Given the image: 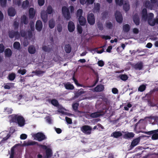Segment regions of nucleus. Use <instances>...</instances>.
<instances>
[{"mask_svg": "<svg viewBox=\"0 0 158 158\" xmlns=\"http://www.w3.org/2000/svg\"><path fill=\"white\" fill-rule=\"evenodd\" d=\"M10 122L17 124L20 127L23 126L25 124V120L23 116L19 114H13L10 115Z\"/></svg>", "mask_w": 158, "mask_h": 158, "instance_id": "obj_1", "label": "nucleus"}, {"mask_svg": "<svg viewBox=\"0 0 158 158\" xmlns=\"http://www.w3.org/2000/svg\"><path fill=\"white\" fill-rule=\"evenodd\" d=\"M34 139L39 142L42 141L47 139V137L43 133L39 132L33 135Z\"/></svg>", "mask_w": 158, "mask_h": 158, "instance_id": "obj_2", "label": "nucleus"}, {"mask_svg": "<svg viewBox=\"0 0 158 158\" xmlns=\"http://www.w3.org/2000/svg\"><path fill=\"white\" fill-rule=\"evenodd\" d=\"M62 11L64 17L67 20H69L71 18L69 8L64 6L62 8Z\"/></svg>", "mask_w": 158, "mask_h": 158, "instance_id": "obj_3", "label": "nucleus"}, {"mask_svg": "<svg viewBox=\"0 0 158 158\" xmlns=\"http://www.w3.org/2000/svg\"><path fill=\"white\" fill-rule=\"evenodd\" d=\"M81 130L84 134L89 135L91 134L92 128L89 126L85 125L81 127Z\"/></svg>", "mask_w": 158, "mask_h": 158, "instance_id": "obj_4", "label": "nucleus"}, {"mask_svg": "<svg viewBox=\"0 0 158 158\" xmlns=\"http://www.w3.org/2000/svg\"><path fill=\"white\" fill-rule=\"evenodd\" d=\"M131 65L134 69L136 70H141L143 68V63L141 61L138 62L136 64H132Z\"/></svg>", "mask_w": 158, "mask_h": 158, "instance_id": "obj_5", "label": "nucleus"}, {"mask_svg": "<svg viewBox=\"0 0 158 158\" xmlns=\"http://www.w3.org/2000/svg\"><path fill=\"white\" fill-rule=\"evenodd\" d=\"M87 21L88 23L90 25H93L95 22L94 16L92 13L88 14L87 16Z\"/></svg>", "mask_w": 158, "mask_h": 158, "instance_id": "obj_6", "label": "nucleus"}, {"mask_svg": "<svg viewBox=\"0 0 158 158\" xmlns=\"http://www.w3.org/2000/svg\"><path fill=\"white\" fill-rule=\"evenodd\" d=\"M9 37L11 38H13L15 37H19V34L18 31H15L14 30H10L8 32Z\"/></svg>", "mask_w": 158, "mask_h": 158, "instance_id": "obj_7", "label": "nucleus"}, {"mask_svg": "<svg viewBox=\"0 0 158 158\" xmlns=\"http://www.w3.org/2000/svg\"><path fill=\"white\" fill-rule=\"evenodd\" d=\"M116 21L119 23H121L123 22V19L121 13L119 11H116L115 14Z\"/></svg>", "mask_w": 158, "mask_h": 158, "instance_id": "obj_8", "label": "nucleus"}, {"mask_svg": "<svg viewBox=\"0 0 158 158\" xmlns=\"http://www.w3.org/2000/svg\"><path fill=\"white\" fill-rule=\"evenodd\" d=\"M140 138L138 137L133 139L131 142V144L130 145V149H132L133 148L136 146L140 142Z\"/></svg>", "mask_w": 158, "mask_h": 158, "instance_id": "obj_9", "label": "nucleus"}, {"mask_svg": "<svg viewBox=\"0 0 158 158\" xmlns=\"http://www.w3.org/2000/svg\"><path fill=\"white\" fill-rule=\"evenodd\" d=\"M43 28V24L41 20H38L35 24V28L38 31H40Z\"/></svg>", "mask_w": 158, "mask_h": 158, "instance_id": "obj_10", "label": "nucleus"}, {"mask_svg": "<svg viewBox=\"0 0 158 158\" xmlns=\"http://www.w3.org/2000/svg\"><path fill=\"white\" fill-rule=\"evenodd\" d=\"M75 28V25L73 22L72 21L69 22L68 25V28L69 32H73Z\"/></svg>", "mask_w": 158, "mask_h": 158, "instance_id": "obj_11", "label": "nucleus"}, {"mask_svg": "<svg viewBox=\"0 0 158 158\" xmlns=\"http://www.w3.org/2000/svg\"><path fill=\"white\" fill-rule=\"evenodd\" d=\"M46 12L43 10L41 12V17L43 22L46 23L48 19V16Z\"/></svg>", "mask_w": 158, "mask_h": 158, "instance_id": "obj_12", "label": "nucleus"}, {"mask_svg": "<svg viewBox=\"0 0 158 158\" xmlns=\"http://www.w3.org/2000/svg\"><path fill=\"white\" fill-rule=\"evenodd\" d=\"M47 101L49 103L54 106H55L57 107L59 106V104L58 101L56 99H51L50 98L48 99Z\"/></svg>", "mask_w": 158, "mask_h": 158, "instance_id": "obj_13", "label": "nucleus"}, {"mask_svg": "<svg viewBox=\"0 0 158 158\" xmlns=\"http://www.w3.org/2000/svg\"><path fill=\"white\" fill-rule=\"evenodd\" d=\"M142 18L144 20L146 21L148 18V15L147 10L146 8H143L142 11Z\"/></svg>", "mask_w": 158, "mask_h": 158, "instance_id": "obj_14", "label": "nucleus"}, {"mask_svg": "<svg viewBox=\"0 0 158 158\" xmlns=\"http://www.w3.org/2000/svg\"><path fill=\"white\" fill-rule=\"evenodd\" d=\"M133 19L134 23L136 26H138L139 24L140 19L138 15L135 14L133 16Z\"/></svg>", "mask_w": 158, "mask_h": 158, "instance_id": "obj_15", "label": "nucleus"}, {"mask_svg": "<svg viewBox=\"0 0 158 158\" xmlns=\"http://www.w3.org/2000/svg\"><path fill=\"white\" fill-rule=\"evenodd\" d=\"M104 89V85L100 84L98 85L95 88L94 90L96 92H101L103 91Z\"/></svg>", "mask_w": 158, "mask_h": 158, "instance_id": "obj_16", "label": "nucleus"}, {"mask_svg": "<svg viewBox=\"0 0 158 158\" xmlns=\"http://www.w3.org/2000/svg\"><path fill=\"white\" fill-rule=\"evenodd\" d=\"M64 85L66 89L73 90L74 87L72 84L69 82H68L66 83H64Z\"/></svg>", "mask_w": 158, "mask_h": 158, "instance_id": "obj_17", "label": "nucleus"}, {"mask_svg": "<svg viewBox=\"0 0 158 158\" xmlns=\"http://www.w3.org/2000/svg\"><path fill=\"white\" fill-rule=\"evenodd\" d=\"M122 135V133L120 131H115L113 132L111 135V137L117 138Z\"/></svg>", "mask_w": 158, "mask_h": 158, "instance_id": "obj_18", "label": "nucleus"}, {"mask_svg": "<svg viewBox=\"0 0 158 158\" xmlns=\"http://www.w3.org/2000/svg\"><path fill=\"white\" fill-rule=\"evenodd\" d=\"M8 15L12 17L14 16L16 14L15 9L12 7L8 9Z\"/></svg>", "mask_w": 158, "mask_h": 158, "instance_id": "obj_19", "label": "nucleus"}, {"mask_svg": "<svg viewBox=\"0 0 158 158\" xmlns=\"http://www.w3.org/2000/svg\"><path fill=\"white\" fill-rule=\"evenodd\" d=\"M135 135V134L132 132H127L125 134L124 136V138L126 139H131L133 138Z\"/></svg>", "mask_w": 158, "mask_h": 158, "instance_id": "obj_20", "label": "nucleus"}, {"mask_svg": "<svg viewBox=\"0 0 158 158\" xmlns=\"http://www.w3.org/2000/svg\"><path fill=\"white\" fill-rule=\"evenodd\" d=\"M79 23L81 26H84L85 25L86 20L85 19L83 16L79 17L78 18Z\"/></svg>", "mask_w": 158, "mask_h": 158, "instance_id": "obj_21", "label": "nucleus"}, {"mask_svg": "<svg viewBox=\"0 0 158 158\" xmlns=\"http://www.w3.org/2000/svg\"><path fill=\"white\" fill-rule=\"evenodd\" d=\"M100 5L98 3L95 4L94 7L93 9V11L94 13L98 12L100 10Z\"/></svg>", "mask_w": 158, "mask_h": 158, "instance_id": "obj_22", "label": "nucleus"}, {"mask_svg": "<svg viewBox=\"0 0 158 158\" xmlns=\"http://www.w3.org/2000/svg\"><path fill=\"white\" fill-rule=\"evenodd\" d=\"M117 78H119L123 81H125L128 79V77L127 75L126 74H121L117 76Z\"/></svg>", "mask_w": 158, "mask_h": 158, "instance_id": "obj_23", "label": "nucleus"}, {"mask_svg": "<svg viewBox=\"0 0 158 158\" xmlns=\"http://www.w3.org/2000/svg\"><path fill=\"white\" fill-rule=\"evenodd\" d=\"M35 11L33 8H30L29 9V17L30 19H33L35 16Z\"/></svg>", "mask_w": 158, "mask_h": 158, "instance_id": "obj_24", "label": "nucleus"}, {"mask_svg": "<svg viewBox=\"0 0 158 158\" xmlns=\"http://www.w3.org/2000/svg\"><path fill=\"white\" fill-rule=\"evenodd\" d=\"M144 5L145 7L151 10L152 9L153 7V4L151 2L148 0L146 1L145 2Z\"/></svg>", "mask_w": 158, "mask_h": 158, "instance_id": "obj_25", "label": "nucleus"}, {"mask_svg": "<svg viewBox=\"0 0 158 158\" xmlns=\"http://www.w3.org/2000/svg\"><path fill=\"white\" fill-rule=\"evenodd\" d=\"M21 22L25 25H27L28 24V19L25 15H23L21 17Z\"/></svg>", "mask_w": 158, "mask_h": 158, "instance_id": "obj_26", "label": "nucleus"}, {"mask_svg": "<svg viewBox=\"0 0 158 158\" xmlns=\"http://www.w3.org/2000/svg\"><path fill=\"white\" fill-rule=\"evenodd\" d=\"M28 52L31 54H34L36 51L35 47L33 45L29 46L28 49Z\"/></svg>", "mask_w": 158, "mask_h": 158, "instance_id": "obj_27", "label": "nucleus"}, {"mask_svg": "<svg viewBox=\"0 0 158 158\" xmlns=\"http://www.w3.org/2000/svg\"><path fill=\"white\" fill-rule=\"evenodd\" d=\"M102 114L98 111L92 113L90 114V116L92 118H96L99 117Z\"/></svg>", "mask_w": 158, "mask_h": 158, "instance_id": "obj_28", "label": "nucleus"}, {"mask_svg": "<svg viewBox=\"0 0 158 158\" xmlns=\"http://www.w3.org/2000/svg\"><path fill=\"white\" fill-rule=\"evenodd\" d=\"M45 152L47 158H51L52 155V149L48 148L46 150Z\"/></svg>", "mask_w": 158, "mask_h": 158, "instance_id": "obj_29", "label": "nucleus"}, {"mask_svg": "<svg viewBox=\"0 0 158 158\" xmlns=\"http://www.w3.org/2000/svg\"><path fill=\"white\" fill-rule=\"evenodd\" d=\"M12 54V52L11 50L9 48H6L5 51V56L7 57H10Z\"/></svg>", "mask_w": 158, "mask_h": 158, "instance_id": "obj_30", "label": "nucleus"}, {"mask_svg": "<svg viewBox=\"0 0 158 158\" xmlns=\"http://www.w3.org/2000/svg\"><path fill=\"white\" fill-rule=\"evenodd\" d=\"M130 29V27L129 24H126L123 26V30L125 32H128Z\"/></svg>", "mask_w": 158, "mask_h": 158, "instance_id": "obj_31", "label": "nucleus"}, {"mask_svg": "<svg viewBox=\"0 0 158 158\" xmlns=\"http://www.w3.org/2000/svg\"><path fill=\"white\" fill-rule=\"evenodd\" d=\"M55 21L53 19H51L49 21L48 25L51 29L53 28L55 26Z\"/></svg>", "mask_w": 158, "mask_h": 158, "instance_id": "obj_32", "label": "nucleus"}, {"mask_svg": "<svg viewBox=\"0 0 158 158\" xmlns=\"http://www.w3.org/2000/svg\"><path fill=\"white\" fill-rule=\"evenodd\" d=\"M29 4V1L27 0H26L23 2L22 7L23 9H25L28 7Z\"/></svg>", "mask_w": 158, "mask_h": 158, "instance_id": "obj_33", "label": "nucleus"}, {"mask_svg": "<svg viewBox=\"0 0 158 158\" xmlns=\"http://www.w3.org/2000/svg\"><path fill=\"white\" fill-rule=\"evenodd\" d=\"M52 47L49 45L43 46L42 47L43 50L45 52H49L52 50Z\"/></svg>", "mask_w": 158, "mask_h": 158, "instance_id": "obj_34", "label": "nucleus"}, {"mask_svg": "<svg viewBox=\"0 0 158 158\" xmlns=\"http://www.w3.org/2000/svg\"><path fill=\"white\" fill-rule=\"evenodd\" d=\"M64 50L65 52L68 53H70L71 51V48L70 45L68 44H66L64 47Z\"/></svg>", "mask_w": 158, "mask_h": 158, "instance_id": "obj_35", "label": "nucleus"}, {"mask_svg": "<svg viewBox=\"0 0 158 158\" xmlns=\"http://www.w3.org/2000/svg\"><path fill=\"white\" fill-rule=\"evenodd\" d=\"M16 75L13 73L9 74L8 77V79L10 81H13L15 78Z\"/></svg>", "mask_w": 158, "mask_h": 158, "instance_id": "obj_36", "label": "nucleus"}, {"mask_svg": "<svg viewBox=\"0 0 158 158\" xmlns=\"http://www.w3.org/2000/svg\"><path fill=\"white\" fill-rule=\"evenodd\" d=\"M85 92L83 91V89L82 88L80 90L75 93V96L76 97H79L80 95L82 94H84Z\"/></svg>", "mask_w": 158, "mask_h": 158, "instance_id": "obj_37", "label": "nucleus"}, {"mask_svg": "<svg viewBox=\"0 0 158 158\" xmlns=\"http://www.w3.org/2000/svg\"><path fill=\"white\" fill-rule=\"evenodd\" d=\"M45 11L48 14L50 15L52 14L53 11V10L52 6L50 5H48Z\"/></svg>", "mask_w": 158, "mask_h": 158, "instance_id": "obj_38", "label": "nucleus"}, {"mask_svg": "<svg viewBox=\"0 0 158 158\" xmlns=\"http://www.w3.org/2000/svg\"><path fill=\"white\" fill-rule=\"evenodd\" d=\"M20 44L19 42H15L14 43L13 47L14 48L17 50H19L20 48Z\"/></svg>", "mask_w": 158, "mask_h": 158, "instance_id": "obj_39", "label": "nucleus"}, {"mask_svg": "<svg viewBox=\"0 0 158 158\" xmlns=\"http://www.w3.org/2000/svg\"><path fill=\"white\" fill-rule=\"evenodd\" d=\"M83 14V10L81 9L78 10L77 12L76 16L77 18L81 17L83 16H82Z\"/></svg>", "mask_w": 158, "mask_h": 158, "instance_id": "obj_40", "label": "nucleus"}, {"mask_svg": "<svg viewBox=\"0 0 158 158\" xmlns=\"http://www.w3.org/2000/svg\"><path fill=\"white\" fill-rule=\"evenodd\" d=\"M14 84V83H8L6 84V85H4V88L5 89H10L11 88V87L13 86Z\"/></svg>", "mask_w": 158, "mask_h": 158, "instance_id": "obj_41", "label": "nucleus"}, {"mask_svg": "<svg viewBox=\"0 0 158 158\" xmlns=\"http://www.w3.org/2000/svg\"><path fill=\"white\" fill-rule=\"evenodd\" d=\"M26 146H33L35 145H36L37 146L38 145V143L37 142L34 141H31L30 142H27L26 144Z\"/></svg>", "mask_w": 158, "mask_h": 158, "instance_id": "obj_42", "label": "nucleus"}, {"mask_svg": "<svg viewBox=\"0 0 158 158\" xmlns=\"http://www.w3.org/2000/svg\"><path fill=\"white\" fill-rule=\"evenodd\" d=\"M13 110L8 107L5 108L4 109V112L6 113L9 114L12 113Z\"/></svg>", "mask_w": 158, "mask_h": 158, "instance_id": "obj_43", "label": "nucleus"}, {"mask_svg": "<svg viewBox=\"0 0 158 158\" xmlns=\"http://www.w3.org/2000/svg\"><path fill=\"white\" fill-rule=\"evenodd\" d=\"M147 100L149 106L152 107H153L155 106V104L153 102L151 98H149L148 99H147Z\"/></svg>", "mask_w": 158, "mask_h": 158, "instance_id": "obj_44", "label": "nucleus"}, {"mask_svg": "<svg viewBox=\"0 0 158 158\" xmlns=\"http://www.w3.org/2000/svg\"><path fill=\"white\" fill-rule=\"evenodd\" d=\"M45 72V71H43L36 70L35 71L33 72L32 73H35L36 75L39 76Z\"/></svg>", "mask_w": 158, "mask_h": 158, "instance_id": "obj_45", "label": "nucleus"}, {"mask_svg": "<svg viewBox=\"0 0 158 158\" xmlns=\"http://www.w3.org/2000/svg\"><path fill=\"white\" fill-rule=\"evenodd\" d=\"M146 88V86L144 84L140 85L138 89V91L142 92L145 90Z\"/></svg>", "mask_w": 158, "mask_h": 158, "instance_id": "obj_46", "label": "nucleus"}, {"mask_svg": "<svg viewBox=\"0 0 158 158\" xmlns=\"http://www.w3.org/2000/svg\"><path fill=\"white\" fill-rule=\"evenodd\" d=\"M123 8L124 10L126 11H127L129 10L130 9L129 4L128 3H125L123 6Z\"/></svg>", "mask_w": 158, "mask_h": 158, "instance_id": "obj_47", "label": "nucleus"}, {"mask_svg": "<svg viewBox=\"0 0 158 158\" xmlns=\"http://www.w3.org/2000/svg\"><path fill=\"white\" fill-rule=\"evenodd\" d=\"M0 4L2 7H5L7 4V0H0Z\"/></svg>", "mask_w": 158, "mask_h": 158, "instance_id": "obj_48", "label": "nucleus"}, {"mask_svg": "<svg viewBox=\"0 0 158 158\" xmlns=\"http://www.w3.org/2000/svg\"><path fill=\"white\" fill-rule=\"evenodd\" d=\"M105 26L109 29H111L113 27L112 24L110 22H106Z\"/></svg>", "mask_w": 158, "mask_h": 158, "instance_id": "obj_49", "label": "nucleus"}, {"mask_svg": "<svg viewBox=\"0 0 158 158\" xmlns=\"http://www.w3.org/2000/svg\"><path fill=\"white\" fill-rule=\"evenodd\" d=\"M79 105V104L77 103H74V104H73V108L75 111H76L78 110V108Z\"/></svg>", "mask_w": 158, "mask_h": 158, "instance_id": "obj_50", "label": "nucleus"}, {"mask_svg": "<svg viewBox=\"0 0 158 158\" xmlns=\"http://www.w3.org/2000/svg\"><path fill=\"white\" fill-rule=\"evenodd\" d=\"M157 132H158V129L157 130L149 131L148 132H145L143 133L148 135H150L152 134L153 135V133H154Z\"/></svg>", "mask_w": 158, "mask_h": 158, "instance_id": "obj_51", "label": "nucleus"}, {"mask_svg": "<svg viewBox=\"0 0 158 158\" xmlns=\"http://www.w3.org/2000/svg\"><path fill=\"white\" fill-rule=\"evenodd\" d=\"M148 22L149 24L151 26H153L155 25L154 19H148Z\"/></svg>", "mask_w": 158, "mask_h": 158, "instance_id": "obj_52", "label": "nucleus"}, {"mask_svg": "<svg viewBox=\"0 0 158 158\" xmlns=\"http://www.w3.org/2000/svg\"><path fill=\"white\" fill-rule=\"evenodd\" d=\"M97 26L99 30L102 31L103 29V25L102 23L100 22H98L97 23Z\"/></svg>", "mask_w": 158, "mask_h": 158, "instance_id": "obj_53", "label": "nucleus"}, {"mask_svg": "<svg viewBox=\"0 0 158 158\" xmlns=\"http://www.w3.org/2000/svg\"><path fill=\"white\" fill-rule=\"evenodd\" d=\"M27 72V70L25 69H19L18 71V73L21 74L22 75L25 74Z\"/></svg>", "mask_w": 158, "mask_h": 158, "instance_id": "obj_54", "label": "nucleus"}, {"mask_svg": "<svg viewBox=\"0 0 158 158\" xmlns=\"http://www.w3.org/2000/svg\"><path fill=\"white\" fill-rule=\"evenodd\" d=\"M115 3L117 5L122 6L123 4V0H115Z\"/></svg>", "mask_w": 158, "mask_h": 158, "instance_id": "obj_55", "label": "nucleus"}, {"mask_svg": "<svg viewBox=\"0 0 158 158\" xmlns=\"http://www.w3.org/2000/svg\"><path fill=\"white\" fill-rule=\"evenodd\" d=\"M152 139L153 140L158 139V133H153L152 135Z\"/></svg>", "mask_w": 158, "mask_h": 158, "instance_id": "obj_56", "label": "nucleus"}, {"mask_svg": "<svg viewBox=\"0 0 158 158\" xmlns=\"http://www.w3.org/2000/svg\"><path fill=\"white\" fill-rule=\"evenodd\" d=\"M57 29L59 32L60 33L62 30V27L61 24H59L57 26Z\"/></svg>", "mask_w": 158, "mask_h": 158, "instance_id": "obj_57", "label": "nucleus"}, {"mask_svg": "<svg viewBox=\"0 0 158 158\" xmlns=\"http://www.w3.org/2000/svg\"><path fill=\"white\" fill-rule=\"evenodd\" d=\"M77 30L78 32L80 34H81L82 33V28L79 25H77Z\"/></svg>", "mask_w": 158, "mask_h": 158, "instance_id": "obj_58", "label": "nucleus"}, {"mask_svg": "<svg viewBox=\"0 0 158 158\" xmlns=\"http://www.w3.org/2000/svg\"><path fill=\"white\" fill-rule=\"evenodd\" d=\"M155 90L153 89L151 90L148 94L146 95V97L151 98L152 94L155 92Z\"/></svg>", "mask_w": 158, "mask_h": 158, "instance_id": "obj_59", "label": "nucleus"}, {"mask_svg": "<svg viewBox=\"0 0 158 158\" xmlns=\"http://www.w3.org/2000/svg\"><path fill=\"white\" fill-rule=\"evenodd\" d=\"M19 34V35H20L22 37H25L26 35V33L25 31L23 30H20Z\"/></svg>", "mask_w": 158, "mask_h": 158, "instance_id": "obj_60", "label": "nucleus"}, {"mask_svg": "<svg viewBox=\"0 0 158 158\" xmlns=\"http://www.w3.org/2000/svg\"><path fill=\"white\" fill-rule=\"evenodd\" d=\"M38 5L41 6H43L45 3V0H38Z\"/></svg>", "mask_w": 158, "mask_h": 158, "instance_id": "obj_61", "label": "nucleus"}, {"mask_svg": "<svg viewBox=\"0 0 158 158\" xmlns=\"http://www.w3.org/2000/svg\"><path fill=\"white\" fill-rule=\"evenodd\" d=\"M14 29L16 30L18 29L19 27V23L16 21H15L14 22Z\"/></svg>", "mask_w": 158, "mask_h": 158, "instance_id": "obj_62", "label": "nucleus"}, {"mask_svg": "<svg viewBox=\"0 0 158 158\" xmlns=\"http://www.w3.org/2000/svg\"><path fill=\"white\" fill-rule=\"evenodd\" d=\"M33 36L32 33L31 31H28L27 32V37L28 39L31 40Z\"/></svg>", "mask_w": 158, "mask_h": 158, "instance_id": "obj_63", "label": "nucleus"}, {"mask_svg": "<svg viewBox=\"0 0 158 158\" xmlns=\"http://www.w3.org/2000/svg\"><path fill=\"white\" fill-rule=\"evenodd\" d=\"M97 63L98 66L101 67L103 66L105 64L104 62L102 60H99Z\"/></svg>", "mask_w": 158, "mask_h": 158, "instance_id": "obj_64", "label": "nucleus"}]
</instances>
